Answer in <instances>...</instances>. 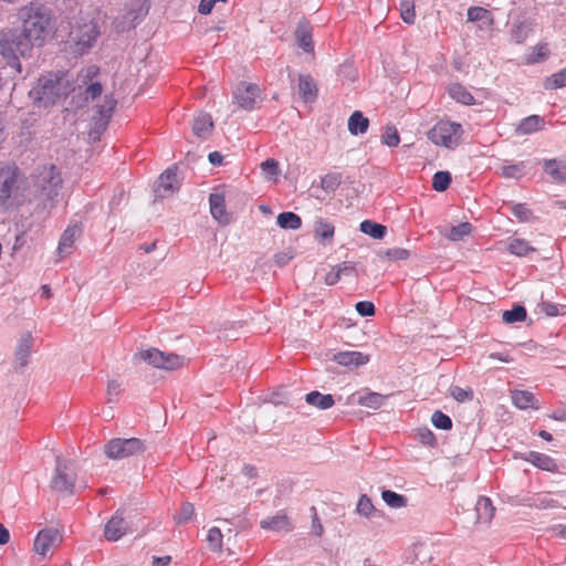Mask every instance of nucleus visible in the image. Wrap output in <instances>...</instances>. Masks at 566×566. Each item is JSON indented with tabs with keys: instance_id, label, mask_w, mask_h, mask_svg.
I'll list each match as a JSON object with an SVG mask.
<instances>
[{
	"instance_id": "nucleus-1",
	"label": "nucleus",
	"mask_w": 566,
	"mask_h": 566,
	"mask_svg": "<svg viewBox=\"0 0 566 566\" xmlns=\"http://www.w3.org/2000/svg\"><path fill=\"white\" fill-rule=\"evenodd\" d=\"M27 178L12 163H0V208L17 209L27 201Z\"/></svg>"
},
{
	"instance_id": "nucleus-2",
	"label": "nucleus",
	"mask_w": 566,
	"mask_h": 566,
	"mask_svg": "<svg viewBox=\"0 0 566 566\" xmlns=\"http://www.w3.org/2000/svg\"><path fill=\"white\" fill-rule=\"evenodd\" d=\"M20 29L35 45H42L52 24L51 10L40 1H31L19 10Z\"/></svg>"
},
{
	"instance_id": "nucleus-3",
	"label": "nucleus",
	"mask_w": 566,
	"mask_h": 566,
	"mask_svg": "<svg viewBox=\"0 0 566 566\" xmlns=\"http://www.w3.org/2000/svg\"><path fill=\"white\" fill-rule=\"evenodd\" d=\"M73 86L63 73H49L42 75L30 91V97L39 107H51L64 99Z\"/></svg>"
},
{
	"instance_id": "nucleus-4",
	"label": "nucleus",
	"mask_w": 566,
	"mask_h": 566,
	"mask_svg": "<svg viewBox=\"0 0 566 566\" xmlns=\"http://www.w3.org/2000/svg\"><path fill=\"white\" fill-rule=\"evenodd\" d=\"M34 45L19 28L0 31V54L19 73L22 71L20 59L29 55Z\"/></svg>"
},
{
	"instance_id": "nucleus-5",
	"label": "nucleus",
	"mask_w": 566,
	"mask_h": 566,
	"mask_svg": "<svg viewBox=\"0 0 566 566\" xmlns=\"http://www.w3.org/2000/svg\"><path fill=\"white\" fill-rule=\"evenodd\" d=\"M463 133L460 123L441 119L427 133V137L437 146L454 149L461 144Z\"/></svg>"
},
{
	"instance_id": "nucleus-6",
	"label": "nucleus",
	"mask_w": 566,
	"mask_h": 566,
	"mask_svg": "<svg viewBox=\"0 0 566 566\" xmlns=\"http://www.w3.org/2000/svg\"><path fill=\"white\" fill-rule=\"evenodd\" d=\"M99 32L93 20L81 19L76 21L70 31V43L77 54L87 52L95 43Z\"/></svg>"
},
{
	"instance_id": "nucleus-7",
	"label": "nucleus",
	"mask_w": 566,
	"mask_h": 566,
	"mask_svg": "<svg viewBox=\"0 0 566 566\" xmlns=\"http://www.w3.org/2000/svg\"><path fill=\"white\" fill-rule=\"evenodd\" d=\"M63 184L61 171L55 165L43 166L33 178V187L40 196L53 200Z\"/></svg>"
},
{
	"instance_id": "nucleus-8",
	"label": "nucleus",
	"mask_w": 566,
	"mask_h": 566,
	"mask_svg": "<svg viewBox=\"0 0 566 566\" xmlns=\"http://www.w3.org/2000/svg\"><path fill=\"white\" fill-rule=\"evenodd\" d=\"M145 451V442L138 438H113L104 446L105 455L112 460H123Z\"/></svg>"
},
{
	"instance_id": "nucleus-9",
	"label": "nucleus",
	"mask_w": 566,
	"mask_h": 566,
	"mask_svg": "<svg viewBox=\"0 0 566 566\" xmlns=\"http://www.w3.org/2000/svg\"><path fill=\"white\" fill-rule=\"evenodd\" d=\"M55 462V473L51 480V488L60 493L73 494L76 480L73 461L56 457Z\"/></svg>"
},
{
	"instance_id": "nucleus-10",
	"label": "nucleus",
	"mask_w": 566,
	"mask_h": 566,
	"mask_svg": "<svg viewBox=\"0 0 566 566\" xmlns=\"http://www.w3.org/2000/svg\"><path fill=\"white\" fill-rule=\"evenodd\" d=\"M134 366L140 373H147L148 368L171 371L185 364L184 356H135Z\"/></svg>"
},
{
	"instance_id": "nucleus-11",
	"label": "nucleus",
	"mask_w": 566,
	"mask_h": 566,
	"mask_svg": "<svg viewBox=\"0 0 566 566\" xmlns=\"http://www.w3.org/2000/svg\"><path fill=\"white\" fill-rule=\"evenodd\" d=\"M369 361V356H332L326 361V371L331 374H343L346 370L353 371Z\"/></svg>"
},
{
	"instance_id": "nucleus-12",
	"label": "nucleus",
	"mask_w": 566,
	"mask_h": 566,
	"mask_svg": "<svg viewBox=\"0 0 566 566\" xmlns=\"http://www.w3.org/2000/svg\"><path fill=\"white\" fill-rule=\"evenodd\" d=\"M260 96V88L256 84L241 82L233 92V98L239 107L252 111Z\"/></svg>"
},
{
	"instance_id": "nucleus-13",
	"label": "nucleus",
	"mask_w": 566,
	"mask_h": 566,
	"mask_svg": "<svg viewBox=\"0 0 566 566\" xmlns=\"http://www.w3.org/2000/svg\"><path fill=\"white\" fill-rule=\"evenodd\" d=\"M63 536L55 527H45L41 530L34 539V551L45 556L52 547L60 545Z\"/></svg>"
},
{
	"instance_id": "nucleus-14",
	"label": "nucleus",
	"mask_w": 566,
	"mask_h": 566,
	"mask_svg": "<svg viewBox=\"0 0 566 566\" xmlns=\"http://www.w3.org/2000/svg\"><path fill=\"white\" fill-rule=\"evenodd\" d=\"M515 459H521L523 461L532 463L535 468L547 471V472H557L558 465L556 461L545 453H541L537 451H528L524 453H515Z\"/></svg>"
},
{
	"instance_id": "nucleus-15",
	"label": "nucleus",
	"mask_w": 566,
	"mask_h": 566,
	"mask_svg": "<svg viewBox=\"0 0 566 566\" xmlns=\"http://www.w3.org/2000/svg\"><path fill=\"white\" fill-rule=\"evenodd\" d=\"M98 73L99 70L97 66L90 65L85 69H82L77 75L78 83L87 85L85 93L93 99L98 97L103 91L99 82H92V80L96 77Z\"/></svg>"
},
{
	"instance_id": "nucleus-16",
	"label": "nucleus",
	"mask_w": 566,
	"mask_h": 566,
	"mask_svg": "<svg viewBox=\"0 0 566 566\" xmlns=\"http://www.w3.org/2000/svg\"><path fill=\"white\" fill-rule=\"evenodd\" d=\"M128 530V523L125 521L123 513L117 511L111 520L105 524L104 536L107 541L116 542Z\"/></svg>"
},
{
	"instance_id": "nucleus-17",
	"label": "nucleus",
	"mask_w": 566,
	"mask_h": 566,
	"mask_svg": "<svg viewBox=\"0 0 566 566\" xmlns=\"http://www.w3.org/2000/svg\"><path fill=\"white\" fill-rule=\"evenodd\" d=\"M178 188L176 168H168L160 175L155 192L157 197L167 198L178 190Z\"/></svg>"
},
{
	"instance_id": "nucleus-18",
	"label": "nucleus",
	"mask_w": 566,
	"mask_h": 566,
	"mask_svg": "<svg viewBox=\"0 0 566 566\" xmlns=\"http://www.w3.org/2000/svg\"><path fill=\"white\" fill-rule=\"evenodd\" d=\"M512 403L520 410L532 408L539 409L538 400L534 394L528 390L514 389L511 391Z\"/></svg>"
},
{
	"instance_id": "nucleus-19",
	"label": "nucleus",
	"mask_w": 566,
	"mask_h": 566,
	"mask_svg": "<svg viewBox=\"0 0 566 566\" xmlns=\"http://www.w3.org/2000/svg\"><path fill=\"white\" fill-rule=\"evenodd\" d=\"M210 212L212 217L221 224L229 223V214L226 210L224 196L221 193H211L209 197Z\"/></svg>"
},
{
	"instance_id": "nucleus-20",
	"label": "nucleus",
	"mask_w": 566,
	"mask_h": 566,
	"mask_svg": "<svg viewBox=\"0 0 566 566\" xmlns=\"http://www.w3.org/2000/svg\"><path fill=\"white\" fill-rule=\"evenodd\" d=\"M82 229L77 226H69L61 235L57 252L60 255L69 254L75 240L80 237Z\"/></svg>"
},
{
	"instance_id": "nucleus-21",
	"label": "nucleus",
	"mask_w": 566,
	"mask_h": 566,
	"mask_svg": "<svg viewBox=\"0 0 566 566\" xmlns=\"http://www.w3.org/2000/svg\"><path fill=\"white\" fill-rule=\"evenodd\" d=\"M295 39L301 49H303L306 53L314 52V44L312 39V27L307 21L300 22L296 31Z\"/></svg>"
},
{
	"instance_id": "nucleus-22",
	"label": "nucleus",
	"mask_w": 566,
	"mask_h": 566,
	"mask_svg": "<svg viewBox=\"0 0 566 566\" xmlns=\"http://www.w3.org/2000/svg\"><path fill=\"white\" fill-rule=\"evenodd\" d=\"M298 92L304 102H313L317 96V87L308 74H301L298 77Z\"/></svg>"
},
{
	"instance_id": "nucleus-23",
	"label": "nucleus",
	"mask_w": 566,
	"mask_h": 566,
	"mask_svg": "<svg viewBox=\"0 0 566 566\" xmlns=\"http://www.w3.org/2000/svg\"><path fill=\"white\" fill-rule=\"evenodd\" d=\"M305 401L316 407L319 410H326L335 405L334 396L331 394H322L317 390H313L305 396Z\"/></svg>"
},
{
	"instance_id": "nucleus-24",
	"label": "nucleus",
	"mask_w": 566,
	"mask_h": 566,
	"mask_svg": "<svg viewBox=\"0 0 566 566\" xmlns=\"http://www.w3.org/2000/svg\"><path fill=\"white\" fill-rule=\"evenodd\" d=\"M543 168L553 180H566V160L546 159L543 163Z\"/></svg>"
},
{
	"instance_id": "nucleus-25",
	"label": "nucleus",
	"mask_w": 566,
	"mask_h": 566,
	"mask_svg": "<svg viewBox=\"0 0 566 566\" xmlns=\"http://www.w3.org/2000/svg\"><path fill=\"white\" fill-rule=\"evenodd\" d=\"M544 118L538 115H531L523 118L516 126V133L520 135H528L536 133L544 127Z\"/></svg>"
},
{
	"instance_id": "nucleus-26",
	"label": "nucleus",
	"mask_w": 566,
	"mask_h": 566,
	"mask_svg": "<svg viewBox=\"0 0 566 566\" xmlns=\"http://www.w3.org/2000/svg\"><path fill=\"white\" fill-rule=\"evenodd\" d=\"M213 127L212 118L209 114L200 112L192 122V130L199 137L208 136Z\"/></svg>"
},
{
	"instance_id": "nucleus-27",
	"label": "nucleus",
	"mask_w": 566,
	"mask_h": 566,
	"mask_svg": "<svg viewBox=\"0 0 566 566\" xmlns=\"http://www.w3.org/2000/svg\"><path fill=\"white\" fill-rule=\"evenodd\" d=\"M448 93L452 99L463 105L469 106L475 103V99L469 90L459 83L450 84L448 87Z\"/></svg>"
},
{
	"instance_id": "nucleus-28",
	"label": "nucleus",
	"mask_w": 566,
	"mask_h": 566,
	"mask_svg": "<svg viewBox=\"0 0 566 566\" xmlns=\"http://www.w3.org/2000/svg\"><path fill=\"white\" fill-rule=\"evenodd\" d=\"M347 125L352 135L365 134L369 127V119L360 111H355L349 116Z\"/></svg>"
},
{
	"instance_id": "nucleus-29",
	"label": "nucleus",
	"mask_w": 566,
	"mask_h": 566,
	"mask_svg": "<svg viewBox=\"0 0 566 566\" xmlns=\"http://www.w3.org/2000/svg\"><path fill=\"white\" fill-rule=\"evenodd\" d=\"M260 526L263 530H271L275 532L280 531H289L290 530V520L285 514H276L272 517H268L260 522Z\"/></svg>"
},
{
	"instance_id": "nucleus-30",
	"label": "nucleus",
	"mask_w": 566,
	"mask_h": 566,
	"mask_svg": "<svg viewBox=\"0 0 566 566\" xmlns=\"http://www.w3.org/2000/svg\"><path fill=\"white\" fill-rule=\"evenodd\" d=\"M356 512L367 518L382 516V513L375 507L370 497L366 494L360 495L356 505Z\"/></svg>"
},
{
	"instance_id": "nucleus-31",
	"label": "nucleus",
	"mask_w": 566,
	"mask_h": 566,
	"mask_svg": "<svg viewBox=\"0 0 566 566\" xmlns=\"http://www.w3.org/2000/svg\"><path fill=\"white\" fill-rule=\"evenodd\" d=\"M549 55L547 43H541L531 48L530 52L524 56L525 64H535L545 61Z\"/></svg>"
},
{
	"instance_id": "nucleus-32",
	"label": "nucleus",
	"mask_w": 566,
	"mask_h": 566,
	"mask_svg": "<svg viewBox=\"0 0 566 566\" xmlns=\"http://www.w3.org/2000/svg\"><path fill=\"white\" fill-rule=\"evenodd\" d=\"M507 251L516 256H526L527 254L535 252L536 249L532 247L528 241L514 238L510 240Z\"/></svg>"
},
{
	"instance_id": "nucleus-33",
	"label": "nucleus",
	"mask_w": 566,
	"mask_h": 566,
	"mask_svg": "<svg viewBox=\"0 0 566 566\" xmlns=\"http://www.w3.org/2000/svg\"><path fill=\"white\" fill-rule=\"evenodd\" d=\"M335 228L331 222H327L323 219H318L315 221L314 233L315 238L324 241H332L334 237Z\"/></svg>"
},
{
	"instance_id": "nucleus-34",
	"label": "nucleus",
	"mask_w": 566,
	"mask_h": 566,
	"mask_svg": "<svg viewBox=\"0 0 566 566\" xmlns=\"http://www.w3.org/2000/svg\"><path fill=\"white\" fill-rule=\"evenodd\" d=\"M381 499L391 509H401L408 503V499L405 495L391 490H382Z\"/></svg>"
},
{
	"instance_id": "nucleus-35",
	"label": "nucleus",
	"mask_w": 566,
	"mask_h": 566,
	"mask_svg": "<svg viewBox=\"0 0 566 566\" xmlns=\"http://www.w3.org/2000/svg\"><path fill=\"white\" fill-rule=\"evenodd\" d=\"M354 268L347 262H343L332 268V270L325 275V283L327 285H335L342 277V275L350 273Z\"/></svg>"
},
{
	"instance_id": "nucleus-36",
	"label": "nucleus",
	"mask_w": 566,
	"mask_h": 566,
	"mask_svg": "<svg viewBox=\"0 0 566 566\" xmlns=\"http://www.w3.org/2000/svg\"><path fill=\"white\" fill-rule=\"evenodd\" d=\"M475 510L479 520L489 522L493 517L494 506L489 497L480 496Z\"/></svg>"
},
{
	"instance_id": "nucleus-37",
	"label": "nucleus",
	"mask_w": 566,
	"mask_h": 566,
	"mask_svg": "<svg viewBox=\"0 0 566 566\" xmlns=\"http://www.w3.org/2000/svg\"><path fill=\"white\" fill-rule=\"evenodd\" d=\"M385 399H386V396H384L379 392L370 391L363 396H359L357 402H358V405L364 406V407L378 409L385 403Z\"/></svg>"
},
{
	"instance_id": "nucleus-38",
	"label": "nucleus",
	"mask_w": 566,
	"mask_h": 566,
	"mask_svg": "<svg viewBox=\"0 0 566 566\" xmlns=\"http://www.w3.org/2000/svg\"><path fill=\"white\" fill-rule=\"evenodd\" d=\"M472 224L470 222H461L457 226L450 228V230L444 234L451 241H460L463 238L468 237L472 232Z\"/></svg>"
},
{
	"instance_id": "nucleus-39",
	"label": "nucleus",
	"mask_w": 566,
	"mask_h": 566,
	"mask_svg": "<svg viewBox=\"0 0 566 566\" xmlns=\"http://www.w3.org/2000/svg\"><path fill=\"white\" fill-rule=\"evenodd\" d=\"M276 222L282 229L296 230L302 226L301 218L294 212L280 213L276 218Z\"/></svg>"
},
{
	"instance_id": "nucleus-40",
	"label": "nucleus",
	"mask_w": 566,
	"mask_h": 566,
	"mask_svg": "<svg viewBox=\"0 0 566 566\" xmlns=\"http://www.w3.org/2000/svg\"><path fill=\"white\" fill-rule=\"evenodd\" d=\"M360 231L374 239H382L387 232V228L370 220H365L360 223Z\"/></svg>"
},
{
	"instance_id": "nucleus-41",
	"label": "nucleus",
	"mask_w": 566,
	"mask_h": 566,
	"mask_svg": "<svg viewBox=\"0 0 566 566\" xmlns=\"http://www.w3.org/2000/svg\"><path fill=\"white\" fill-rule=\"evenodd\" d=\"M526 318V310L522 305H515L512 310L502 313V319L506 324L523 322Z\"/></svg>"
},
{
	"instance_id": "nucleus-42",
	"label": "nucleus",
	"mask_w": 566,
	"mask_h": 566,
	"mask_svg": "<svg viewBox=\"0 0 566 566\" xmlns=\"http://www.w3.org/2000/svg\"><path fill=\"white\" fill-rule=\"evenodd\" d=\"M342 184V175L329 172L321 178V187L326 192H334Z\"/></svg>"
},
{
	"instance_id": "nucleus-43",
	"label": "nucleus",
	"mask_w": 566,
	"mask_h": 566,
	"mask_svg": "<svg viewBox=\"0 0 566 566\" xmlns=\"http://www.w3.org/2000/svg\"><path fill=\"white\" fill-rule=\"evenodd\" d=\"M566 86V67L552 74L544 81L545 90H556Z\"/></svg>"
},
{
	"instance_id": "nucleus-44",
	"label": "nucleus",
	"mask_w": 566,
	"mask_h": 566,
	"mask_svg": "<svg viewBox=\"0 0 566 566\" xmlns=\"http://www.w3.org/2000/svg\"><path fill=\"white\" fill-rule=\"evenodd\" d=\"M399 7L402 21L413 24L416 20L415 0H400Z\"/></svg>"
},
{
	"instance_id": "nucleus-45",
	"label": "nucleus",
	"mask_w": 566,
	"mask_h": 566,
	"mask_svg": "<svg viewBox=\"0 0 566 566\" xmlns=\"http://www.w3.org/2000/svg\"><path fill=\"white\" fill-rule=\"evenodd\" d=\"M432 424L440 430H451L453 422L452 419L444 412L436 410L431 416Z\"/></svg>"
},
{
	"instance_id": "nucleus-46",
	"label": "nucleus",
	"mask_w": 566,
	"mask_h": 566,
	"mask_svg": "<svg viewBox=\"0 0 566 566\" xmlns=\"http://www.w3.org/2000/svg\"><path fill=\"white\" fill-rule=\"evenodd\" d=\"M410 252L405 248H392L380 252V258L388 261H403L409 259Z\"/></svg>"
},
{
	"instance_id": "nucleus-47",
	"label": "nucleus",
	"mask_w": 566,
	"mask_h": 566,
	"mask_svg": "<svg viewBox=\"0 0 566 566\" xmlns=\"http://www.w3.org/2000/svg\"><path fill=\"white\" fill-rule=\"evenodd\" d=\"M451 184V174L449 171H438L432 178V188L436 191H444Z\"/></svg>"
},
{
	"instance_id": "nucleus-48",
	"label": "nucleus",
	"mask_w": 566,
	"mask_h": 566,
	"mask_svg": "<svg viewBox=\"0 0 566 566\" xmlns=\"http://www.w3.org/2000/svg\"><path fill=\"white\" fill-rule=\"evenodd\" d=\"M381 142L389 147H397L400 143V136L397 128L394 125H387L384 134L381 135Z\"/></svg>"
},
{
	"instance_id": "nucleus-49",
	"label": "nucleus",
	"mask_w": 566,
	"mask_h": 566,
	"mask_svg": "<svg viewBox=\"0 0 566 566\" xmlns=\"http://www.w3.org/2000/svg\"><path fill=\"white\" fill-rule=\"evenodd\" d=\"M468 21L474 22L480 20H486L490 24L493 23V18L490 12L481 7H471L468 9Z\"/></svg>"
},
{
	"instance_id": "nucleus-50",
	"label": "nucleus",
	"mask_w": 566,
	"mask_h": 566,
	"mask_svg": "<svg viewBox=\"0 0 566 566\" xmlns=\"http://www.w3.org/2000/svg\"><path fill=\"white\" fill-rule=\"evenodd\" d=\"M531 32H532V29L526 23L517 24L512 29V32H511L512 40L516 44H522L528 38Z\"/></svg>"
},
{
	"instance_id": "nucleus-51",
	"label": "nucleus",
	"mask_w": 566,
	"mask_h": 566,
	"mask_svg": "<svg viewBox=\"0 0 566 566\" xmlns=\"http://www.w3.org/2000/svg\"><path fill=\"white\" fill-rule=\"evenodd\" d=\"M193 513H195L193 505L189 502H185L181 505L179 512L174 515V520L176 521L177 524H185L191 520Z\"/></svg>"
},
{
	"instance_id": "nucleus-52",
	"label": "nucleus",
	"mask_w": 566,
	"mask_h": 566,
	"mask_svg": "<svg viewBox=\"0 0 566 566\" xmlns=\"http://www.w3.org/2000/svg\"><path fill=\"white\" fill-rule=\"evenodd\" d=\"M450 394L458 402H465L473 399V391L470 388L464 389L460 386H452L450 388Z\"/></svg>"
},
{
	"instance_id": "nucleus-53",
	"label": "nucleus",
	"mask_w": 566,
	"mask_h": 566,
	"mask_svg": "<svg viewBox=\"0 0 566 566\" xmlns=\"http://www.w3.org/2000/svg\"><path fill=\"white\" fill-rule=\"evenodd\" d=\"M524 163L503 166L501 175L505 178H521L523 176Z\"/></svg>"
},
{
	"instance_id": "nucleus-54",
	"label": "nucleus",
	"mask_w": 566,
	"mask_h": 566,
	"mask_svg": "<svg viewBox=\"0 0 566 566\" xmlns=\"http://www.w3.org/2000/svg\"><path fill=\"white\" fill-rule=\"evenodd\" d=\"M417 438L423 446L434 447L437 438L434 433L428 428H421L417 431Z\"/></svg>"
},
{
	"instance_id": "nucleus-55",
	"label": "nucleus",
	"mask_w": 566,
	"mask_h": 566,
	"mask_svg": "<svg viewBox=\"0 0 566 566\" xmlns=\"http://www.w3.org/2000/svg\"><path fill=\"white\" fill-rule=\"evenodd\" d=\"M511 210L513 216L522 222L528 221L532 217V211L524 203H516Z\"/></svg>"
},
{
	"instance_id": "nucleus-56",
	"label": "nucleus",
	"mask_w": 566,
	"mask_h": 566,
	"mask_svg": "<svg viewBox=\"0 0 566 566\" xmlns=\"http://www.w3.org/2000/svg\"><path fill=\"white\" fill-rule=\"evenodd\" d=\"M207 541L211 548L220 549L222 544V534L218 527H212L208 531Z\"/></svg>"
},
{
	"instance_id": "nucleus-57",
	"label": "nucleus",
	"mask_w": 566,
	"mask_h": 566,
	"mask_svg": "<svg viewBox=\"0 0 566 566\" xmlns=\"http://www.w3.org/2000/svg\"><path fill=\"white\" fill-rule=\"evenodd\" d=\"M537 313L546 316H557L559 314L558 306L554 303L543 301L537 305Z\"/></svg>"
},
{
	"instance_id": "nucleus-58",
	"label": "nucleus",
	"mask_w": 566,
	"mask_h": 566,
	"mask_svg": "<svg viewBox=\"0 0 566 566\" xmlns=\"http://www.w3.org/2000/svg\"><path fill=\"white\" fill-rule=\"evenodd\" d=\"M261 169L268 177H274L280 174L279 163L273 158H269L263 161L261 164Z\"/></svg>"
},
{
	"instance_id": "nucleus-59",
	"label": "nucleus",
	"mask_w": 566,
	"mask_h": 566,
	"mask_svg": "<svg viewBox=\"0 0 566 566\" xmlns=\"http://www.w3.org/2000/svg\"><path fill=\"white\" fill-rule=\"evenodd\" d=\"M355 307L357 313L361 316H371L375 314V305L369 301H360Z\"/></svg>"
},
{
	"instance_id": "nucleus-60",
	"label": "nucleus",
	"mask_w": 566,
	"mask_h": 566,
	"mask_svg": "<svg viewBox=\"0 0 566 566\" xmlns=\"http://www.w3.org/2000/svg\"><path fill=\"white\" fill-rule=\"evenodd\" d=\"M116 106V101L112 97H106L104 105L99 106L98 113L102 117L108 118Z\"/></svg>"
},
{
	"instance_id": "nucleus-61",
	"label": "nucleus",
	"mask_w": 566,
	"mask_h": 566,
	"mask_svg": "<svg viewBox=\"0 0 566 566\" xmlns=\"http://www.w3.org/2000/svg\"><path fill=\"white\" fill-rule=\"evenodd\" d=\"M120 384L115 379L109 380L107 384L108 402H113L114 397L116 398L120 394Z\"/></svg>"
},
{
	"instance_id": "nucleus-62",
	"label": "nucleus",
	"mask_w": 566,
	"mask_h": 566,
	"mask_svg": "<svg viewBox=\"0 0 566 566\" xmlns=\"http://www.w3.org/2000/svg\"><path fill=\"white\" fill-rule=\"evenodd\" d=\"M228 0H201L198 7V11L201 14H209L217 2H227Z\"/></svg>"
},
{
	"instance_id": "nucleus-63",
	"label": "nucleus",
	"mask_w": 566,
	"mask_h": 566,
	"mask_svg": "<svg viewBox=\"0 0 566 566\" xmlns=\"http://www.w3.org/2000/svg\"><path fill=\"white\" fill-rule=\"evenodd\" d=\"M12 365L14 371L21 373L29 365V356H17Z\"/></svg>"
},
{
	"instance_id": "nucleus-64",
	"label": "nucleus",
	"mask_w": 566,
	"mask_h": 566,
	"mask_svg": "<svg viewBox=\"0 0 566 566\" xmlns=\"http://www.w3.org/2000/svg\"><path fill=\"white\" fill-rule=\"evenodd\" d=\"M31 349H32V337H31V335L28 334V335L23 336V338L21 340L19 354H27Z\"/></svg>"
}]
</instances>
